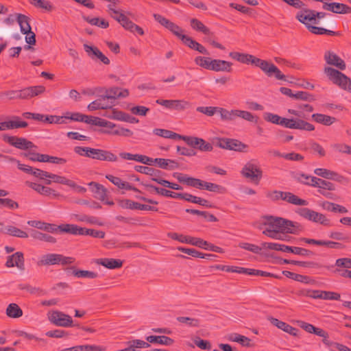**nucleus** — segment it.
<instances>
[{
	"mask_svg": "<svg viewBox=\"0 0 351 351\" xmlns=\"http://www.w3.org/2000/svg\"><path fill=\"white\" fill-rule=\"evenodd\" d=\"M318 193L326 198L332 199V194L330 191H335L336 187L335 184L331 182L323 180L318 185Z\"/></svg>",
	"mask_w": 351,
	"mask_h": 351,
	"instance_id": "obj_26",
	"label": "nucleus"
},
{
	"mask_svg": "<svg viewBox=\"0 0 351 351\" xmlns=\"http://www.w3.org/2000/svg\"><path fill=\"white\" fill-rule=\"evenodd\" d=\"M3 122L5 130L18 128H25L28 126L27 122L22 121L18 116H13L10 120Z\"/></svg>",
	"mask_w": 351,
	"mask_h": 351,
	"instance_id": "obj_28",
	"label": "nucleus"
},
{
	"mask_svg": "<svg viewBox=\"0 0 351 351\" xmlns=\"http://www.w3.org/2000/svg\"><path fill=\"white\" fill-rule=\"evenodd\" d=\"M216 145L220 148L243 152L247 146L237 139L228 138H217Z\"/></svg>",
	"mask_w": 351,
	"mask_h": 351,
	"instance_id": "obj_11",
	"label": "nucleus"
},
{
	"mask_svg": "<svg viewBox=\"0 0 351 351\" xmlns=\"http://www.w3.org/2000/svg\"><path fill=\"white\" fill-rule=\"evenodd\" d=\"M111 17L119 23L121 25L127 30H130V29H131V26L134 23L123 13L122 11L117 15L111 14Z\"/></svg>",
	"mask_w": 351,
	"mask_h": 351,
	"instance_id": "obj_42",
	"label": "nucleus"
},
{
	"mask_svg": "<svg viewBox=\"0 0 351 351\" xmlns=\"http://www.w3.org/2000/svg\"><path fill=\"white\" fill-rule=\"evenodd\" d=\"M29 186L34 189V191H37L41 195H45V196H53L57 197L59 195V194L53 189L45 186L36 183H29Z\"/></svg>",
	"mask_w": 351,
	"mask_h": 351,
	"instance_id": "obj_33",
	"label": "nucleus"
},
{
	"mask_svg": "<svg viewBox=\"0 0 351 351\" xmlns=\"http://www.w3.org/2000/svg\"><path fill=\"white\" fill-rule=\"evenodd\" d=\"M2 138L5 142L19 149L27 150L32 148H36V146L32 141L23 137L4 134Z\"/></svg>",
	"mask_w": 351,
	"mask_h": 351,
	"instance_id": "obj_10",
	"label": "nucleus"
},
{
	"mask_svg": "<svg viewBox=\"0 0 351 351\" xmlns=\"http://www.w3.org/2000/svg\"><path fill=\"white\" fill-rule=\"evenodd\" d=\"M297 213L311 221L320 223L323 226H330V221L324 214L317 213L308 208H300L297 210Z\"/></svg>",
	"mask_w": 351,
	"mask_h": 351,
	"instance_id": "obj_6",
	"label": "nucleus"
},
{
	"mask_svg": "<svg viewBox=\"0 0 351 351\" xmlns=\"http://www.w3.org/2000/svg\"><path fill=\"white\" fill-rule=\"evenodd\" d=\"M119 156L123 160H135L147 165H153L154 160L145 155L133 154L128 152L119 153Z\"/></svg>",
	"mask_w": 351,
	"mask_h": 351,
	"instance_id": "obj_21",
	"label": "nucleus"
},
{
	"mask_svg": "<svg viewBox=\"0 0 351 351\" xmlns=\"http://www.w3.org/2000/svg\"><path fill=\"white\" fill-rule=\"evenodd\" d=\"M262 246L263 248L276 250V251H282L285 252H291L294 254L300 255L302 256H310L313 253L305 248L299 247H291L285 245L275 243H263Z\"/></svg>",
	"mask_w": 351,
	"mask_h": 351,
	"instance_id": "obj_5",
	"label": "nucleus"
},
{
	"mask_svg": "<svg viewBox=\"0 0 351 351\" xmlns=\"http://www.w3.org/2000/svg\"><path fill=\"white\" fill-rule=\"evenodd\" d=\"M173 177L176 178L180 183L186 184L187 186L196 187L198 179L189 177L186 174L180 173H174Z\"/></svg>",
	"mask_w": 351,
	"mask_h": 351,
	"instance_id": "obj_38",
	"label": "nucleus"
},
{
	"mask_svg": "<svg viewBox=\"0 0 351 351\" xmlns=\"http://www.w3.org/2000/svg\"><path fill=\"white\" fill-rule=\"evenodd\" d=\"M219 108V107L213 106H199L196 108V110L208 117H212L216 112H218Z\"/></svg>",
	"mask_w": 351,
	"mask_h": 351,
	"instance_id": "obj_59",
	"label": "nucleus"
},
{
	"mask_svg": "<svg viewBox=\"0 0 351 351\" xmlns=\"http://www.w3.org/2000/svg\"><path fill=\"white\" fill-rule=\"evenodd\" d=\"M48 319L51 323L61 327H69L73 324V319L71 316L59 311L49 312Z\"/></svg>",
	"mask_w": 351,
	"mask_h": 351,
	"instance_id": "obj_9",
	"label": "nucleus"
},
{
	"mask_svg": "<svg viewBox=\"0 0 351 351\" xmlns=\"http://www.w3.org/2000/svg\"><path fill=\"white\" fill-rule=\"evenodd\" d=\"M75 262V258L71 256H64L59 254H47L43 255L37 262L38 266L62 265H66Z\"/></svg>",
	"mask_w": 351,
	"mask_h": 351,
	"instance_id": "obj_4",
	"label": "nucleus"
},
{
	"mask_svg": "<svg viewBox=\"0 0 351 351\" xmlns=\"http://www.w3.org/2000/svg\"><path fill=\"white\" fill-rule=\"evenodd\" d=\"M264 119L268 122H271L274 124L280 125L281 121L283 119L282 117L270 112H266L263 115Z\"/></svg>",
	"mask_w": 351,
	"mask_h": 351,
	"instance_id": "obj_61",
	"label": "nucleus"
},
{
	"mask_svg": "<svg viewBox=\"0 0 351 351\" xmlns=\"http://www.w3.org/2000/svg\"><path fill=\"white\" fill-rule=\"evenodd\" d=\"M265 228L263 231V234L266 235L267 231H271L273 233L277 230H284L287 233L292 234H299L304 230V227L298 222L286 219L282 217L274 216H264L260 221L259 229Z\"/></svg>",
	"mask_w": 351,
	"mask_h": 351,
	"instance_id": "obj_1",
	"label": "nucleus"
},
{
	"mask_svg": "<svg viewBox=\"0 0 351 351\" xmlns=\"http://www.w3.org/2000/svg\"><path fill=\"white\" fill-rule=\"evenodd\" d=\"M146 340L149 343H158L165 346H171L174 342L173 339L167 336L150 335L146 337Z\"/></svg>",
	"mask_w": 351,
	"mask_h": 351,
	"instance_id": "obj_36",
	"label": "nucleus"
},
{
	"mask_svg": "<svg viewBox=\"0 0 351 351\" xmlns=\"http://www.w3.org/2000/svg\"><path fill=\"white\" fill-rule=\"evenodd\" d=\"M295 18L302 23L305 25L308 29V26H312L311 24H317L318 21L314 18V10L304 8L299 11Z\"/></svg>",
	"mask_w": 351,
	"mask_h": 351,
	"instance_id": "obj_15",
	"label": "nucleus"
},
{
	"mask_svg": "<svg viewBox=\"0 0 351 351\" xmlns=\"http://www.w3.org/2000/svg\"><path fill=\"white\" fill-rule=\"evenodd\" d=\"M120 206L124 208L141 210L158 211V208L147 204H142L130 199H123L120 202Z\"/></svg>",
	"mask_w": 351,
	"mask_h": 351,
	"instance_id": "obj_20",
	"label": "nucleus"
},
{
	"mask_svg": "<svg viewBox=\"0 0 351 351\" xmlns=\"http://www.w3.org/2000/svg\"><path fill=\"white\" fill-rule=\"evenodd\" d=\"M191 25L193 29L199 31L206 35L210 34V30L198 19H192L191 20Z\"/></svg>",
	"mask_w": 351,
	"mask_h": 351,
	"instance_id": "obj_49",
	"label": "nucleus"
},
{
	"mask_svg": "<svg viewBox=\"0 0 351 351\" xmlns=\"http://www.w3.org/2000/svg\"><path fill=\"white\" fill-rule=\"evenodd\" d=\"M211 65V71L216 72H231L232 63L219 59H213Z\"/></svg>",
	"mask_w": 351,
	"mask_h": 351,
	"instance_id": "obj_24",
	"label": "nucleus"
},
{
	"mask_svg": "<svg viewBox=\"0 0 351 351\" xmlns=\"http://www.w3.org/2000/svg\"><path fill=\"white\" fill-rule=\"evenodd\" d=\"M186 140L188 145L201 152H209L213 149V145L202 138L190 136V138H186Z\"/></svg>",
	"mask_w": 351,
	"mask_h": 351,
	"instance_id": "obj_13",
	"label": "nucleus"
},
{
	"mask_svg": "<svg viewBox=\"0 0 351 351\" xmlns=\"http://www.w3.org/2000/svg\"><path fill=\"white\" fill-rule=\"evenodd\" d=\"M95 263L110 269L121 268L123 266V261L115 258H98Z\"/></svg>",
	"mask_w": 351,
	"mask_h": 351,
	"instance_id": "obj_27",
	"label": "nucleus"
},
{
	"mask_svg": "<svg viewBox=\"0 0 351 351\" xmlns=\"http://www.w3.org/2000/svg\"><path fill=\"white\" fill-rule=\"evenodd\" d=\"M107 98L105 95L101 96L99 99L93 101L88 106V109L90 111H94L99 109H107L111 107V105H109L106 102Z\"/></svg>",
	"mask_w": 351,
	"mask_h": 351,
	"instance_id": "obj_37",
	"label": "nucleus"
},
{
	"mask_svg": "<svg viewBox=\"0 0 351 351\" xmlns=\"http://www.w3.org/2000/svg\"><path fill=\"white\" fill-rule=\"evenodd\" d=\"M335 267L337 268L350 269L351 268V258H341L336 260Z\"/></svg>",
	"mask_w": 351,
	"mask_h": 351,
	"instance_id": "obj_64",
	"label": "nucleus"
},
{
	"mask_svg": "<svg viewBox=\"0 0 351 351\" xmlns=\"http://www.w3.org/2000/svg\"><path fill=\"white\" fill-rule=\"evenodd\" d=\"M134 169L137 172L150 176L151 180L158 184H159V182L162 180L161 175L162 174V172L158 169L142 165L135 166Z\"/></svg>",
	"mask_w": 351,
	"mask_h": 351,
	"instance_id": "obj_19",
	"label": "nucleus"
},
{
	"mask_svg": "<svg viewBox=\"0 0 351 351\" xmlns=\"http://www.w3.org/2000/svg\"><path fill=\"white\" fill-rule=\"evenodd\" d=\"M7 267H17L20 269H24V257L23 254L17 252L14 254L8 256L5 263Z\"/></svg>",
	"mask_w": 351,
	"mask_h": 351,
	"instance_id": "obj_23",
	"label": "nucleus"
},
{
	"mask_svg": "<svg viewBox=\"0 0 351 351\" xmlns=\"http://www.w3.org/2000/svg\"><path fill=\"white\" fill-rule=\"evenodd\" d=\"M157 104L164 106L167 109L177 111H184L191 107V104L184 99H162L156 101Z\"/></svg>",
	"mask_w": 351,
	"mask_h": 351,
	"instance_id": "obj_8",
	"label": "nucleus"
},
{
	"mask_svg": "<svg viewBox=\"0 0 351 351\" xmlns=\"http://www.w3.org/2000/svg\"><path fill=\"white\" fill-rule=\"evenodd\" d=\"M239 246L242 249L248 250L254 254H260L262 250V248L261 247L249 243H240L239 244Z\"/></svg>",
	"mask_w": 351,
	"mask_h": 351,
	"instance_id": "obj_62",
	"label": "nucleus"
},
{
	"mask_svg": "<svg viewBox=\"0 0 351 351\" xmlns=\"http://www.w3.org/2000/svg\"><path fill=\"white\" fill-rule=\"evenodd\" d=\"M308 30L312 34L317 35L327 34L329 36H339L341 34L339 32H334L332 30L326 29L324 27H319L316 26H308Z\"/></svg>",
	"mask_w": 351,
	"mask_h": 351,
	"instance_id": "obj_45",
	"label": "nucleus"
},
{
	"mask_svg": "<svg viewBox=\"0 0 351 351\" xmlns=\"http://www.w3.org/2000/svg\"><path fill=\"white\" fill-rule=\"evenodd\" d=\"M324 73L334 84L337 85L341 88L351 93V80L345 74L337 69L330 66H326L324 69Z\"/></svg>",
	"mask_w": 351,
	"mask_h": 351,
	"instance_id": "obj_3",
	"label": "nucleus"
},
{
	"mask_svg": "<svg viewBox=\"0 0 351 351\" xmlns=\"http://www.w3.org/2000/svg\"><path fill=\"white\" fill-rule=\"evenodd\" d=\"M16 18L21 33L25 34L29 32L32 29L29 25V17L22 14H17Z\"/></svg>",
	"mask_w": 351,
	"mask_h": 351,
	"instance_id": "obj_39",
	"label": "nucleus"
},
{
	"mask_svg": "<svg viewBox=\"0 0 351 351\" xmlns=\"http://www.w3.org/2000/svg\"><path fill=\"white\" fill-rule=\"evenodd\" d=\"M47 178L51 180H46L45 183L47 184H51L53 181V182L67 185L72 188H75L76 186V184L73 180H71L64 176L49 173Z\"/></svg>",
	"mask_w": 351,
	"mask_h": 351,
	"instance_id": "obj_29",
	"label": "nucleus"
},
{
	"mask_svg": "<svg viewBox=\"0 0 351 351\" xmlns=\"http://www.w3.org/2000/svg\"><path fill=\"white\" fill-rule=\"evenodd\" d=\"M312 119L315 122L324 125H330L336 121V119L333 117L319 113L313 114L312 115Z\"/></svg>",
	"mask_w": 351,
	"mask_h": 351,
	"instance_id": "obj_40",
	"label": "nucleus"
},
{
	"mask_svg": "<svg viewBox=\"0 0 351 351\" xmlns=\"http://www.w3.org/2000/svg\"><path fill=\"white\" fill-rule=\"evenodd\" d=\"M269 320L274 326H276V327L282 330L283 331L293 336H295L297 335L298 330L295 328L290 326L289 324L274 317L269 318Z\"/></svg>",
	"mask_w": 351,
	"mask_h": 351,
	"instance_id": "obj_32",
	"label": "nucleus"
},
{
	"mask_svg": "<svg viewBox=\"0 0 351 351\" xmlns=\"http://www.w3.org/2000/svg\"><path fill=\"white\" fill-rule=\"evenodd\" d=\"M129 95L128 89L113 87L106 90L105 97L108 99L125 98Z\"/></svg>",
	"mask_w": 351,
	"mask_h": 351,
	"instance_id": "obj_30",
	"label": "nucleus"
},
{
	"mask_svg": "<svg viewBox=\"0 0 351 351\" xmlns=\"http://www.w3.org/2000/svg\"><path fill=\"white\" fill-rule=\"evenodd\" d=\"M293 98L295 99H300L302 101H315L314 96L305 91H298L296 93H294Z\"/></svg>",
	"mask_w": 351,
	"mask_h": 351,
	"instance_id": "obj_63",
	"label": "nucleus"
},
{
	"mask_svg": "<svg viewBox=\"0 0 351 351\" xmlns=\"http://www.w3.org/2000/svg\"><path fill=\"white\" fill-rule=\"evenodd\" d=\"M86 157L108 162H117L118 161V157L112 152L101 149H90L89 153H86Z\"/></svg>",
	"mask_w": 351,
	"mask_h": 351,
	"instance_id": "obj_12",
	"label": "nucleus"
},
{
	"mask_svg": "<svg viewBox=\"0 0 351 351\" xmlns=\"http://www.w3.org/2000/svg\"><path fill=\"white\" fill-rule=\"evenodd\" d=\"M189 244L197 246L199 247L204 248L205 250L208 249L209 243L200 238L189 237Z\"/></svg>",
	"mask_w": 351,
	"mask_h": 351,
	"instance_id": "obj_60",
	"label": "nucleus"
},
{
	"mask_svg": "<svg viewBox=\"0 0 351 351\" xmlns=\"http://www.w3.org/2000/svg\"><path fill=\"white\" fill-rule=\"evenodd\" d=\"M324 59L328 64L333 66L339 70L343 71L346 68L345 61L333 51H326Z\"/></svg>",
	"mask_w": 351,
	"mask_h": 351,
	"instance_id": "obj_14",
	"label": "nucleus"
},
{
	"mask_svg": "<svg viewBox=\"0 0 351 351\" xmlns=\"http://www.w3.org/2000/svg\"><path fill=\"white\" fill-rule=\"evenodd\" d=\"M181 324H184L189 327L198 328L200 326V320L194 317L180 316L176 318Z\"/></svg>",
	"mask_w": 351,
	"mask_h": 351,
	"instance_id": "obj_46",
	"label": "nucleus"
},
{
	"mask_svg": "<svg viewBox=\"0 0 351 351\" xmlns=\"http://www.w3.org/2000/svg\"><path fill=\"white\" fill-rule=\"evenodd\" d=\"M0 232L3 234H8L9 235L16 237L19 238H27L28 234L27 232H25L23 230H21V229L12 226H8L6 227H3V223L0 222Z\"/></svg>",
	"mask_w": 351,
	"mask_h": 351,
	"instance_id": "obj_25",
	"label": "nucleus"
},
{
	"mask_svg": "<svg viewBox=\"0 0 351 351\" xmlns=\"http://www.w3.org/2000/svg\"><path fill=\"white\" fill-rule=\"evenodd\" d=\"M45 90L43 86H34L19 90L20 99H29L35 96L42 94Z\"/></svg>",
	"mask_w": 351,
	"mask_h": 351,
	"instance_id": "obj_18",
	"label": "nucleus"
},
{
	"mask_svg": "<svg viewBox=\"0 0 351 351\" xmlns=\"http://www.w3.org/2000/svg\"><path fill=\"white\" fill-rule=\"evenodd\" d=\"M183 38H184L183 43L191 49L196 50L204 55L209 54L208 50L203 45L194 40L191 37L187 36V37H183Z\"/></svg>",
	"mask_w": 351,
	"mask_h": 351,
	"instance_id": "obj_34",
	"label": "nucleus"
},
{
	"mask_svg": "<svg viewBox=\"0 0 351 351\" xmlns=\"http://www.w3.org/2000/svg\"><path fill=\"white\" fill-rule=\"evenodd\" d=\"M106 133L121 136H131L133 134V132L130 130L117 126H116L114 130L108 131Z\"/></svg>",
	"mask_w": 351,
	"mask_h": 351,
	"instance_id": "obj_55",
	"label": "nucleus"
},
{
	"mask_svg": "<svg viewBox=\"0 0 351 351\" xmlns=\"http://www.w3.org/2000/svg\"><path fill=\"white\" fill-rule=\"evenodd\" d=\"M24 157L28 158L32 161H38L45 162L46 154L36 153L34 152H29L22 154Z\"/></svg>",
	"mask_w": 351,
	"mask_h": 351,
	"instance_id": "obj_54",
	"label": "nucleus"
},
{
	"mask_svg": "<svg viewBox=\"0 0 351 351\" xmlns=\"http://www.w3.org/2000/svg\"><path fill=\"white\" fill-rule=\"evenodd\" d=\"M196 64L203 67L204 69L211 70L213 59L209 57L197 56L195 58Z\"/></svg>",
	"mask_w": 351,
	"mask_h": 351,
	"instance_id": "obj_52",
	"label": "nucleus"
},
{
	"mask_svg": "<svg viewBox=\"0 0 351 351\" xmlns=\"http://www.w3.org/2000/svg\"><path fill=\"white\" fill-rule=\"evenodd\" d=\"M322 8L325 10L330 11L335 14H346L351 13V8L346 4L341 3L324 2Z\"/></svg>",
	"mask_w": 351,
	"mask_h": 351,
	"instance_id": "obj_16",
	"label": "nucleus"
},
{
	"mask_svg": "<svg viewBox=\"0 0 351 351\" xmlns=\"http://www.w3.org/2000/svg\"><path fill=\"white\" fill-rule=\"evenodd\" d=\"M6 315L11 318H19L23 315V311L18 304L12 303L6 308Z\"/></svg>",
	"mask_w": 351,
	"mask_h": 351,
	"instance_id": "obj_43",
	"label": "nucleus"
},
{
	"mask_svg": "<svg viewBox=\"0 0 351 351\" xmlns=\"http://www.w3.org/2000/svg\"><path fill=\"white\" fill-rule=\"evenodd\" d=\"M229 56L241 63L247 64H251L259 67L269 77L275 75L276 78L278 80H285V75L281 73L279 69L276 65L267 60H261L251 54L237 51L230 52Z\"/></svg>",
	"mask_w": 351,
	"mask_h": 351,
	"instance_id": "obj_2",
	"label": "nucleus"
},
{
	"mask_svg": "<svg viewBox=\"0 0 351 351\" xmlns=\"http://www.w3.org/2000/svg\"><path fill=\"white\" fill-rule=\"evenodd\" d=\"M295 130L313 131L315 130V127L313 124L308 123L302 119H296Z\"/></svg>",
	"mask_w": 351,
	"mask_h": 351,
	"instance_id": "obj_57",
	"label": "nucleus"
},
{
	"mask_svg": "<svg viewBox=\"0 0 351 351\" xmlns=\"http://www.w3.org/2000/svg\"><path fill=\"white\" fill-rule=\"evenodd\" d=\"M267 232L266 233V236L269 237V238H271V239H277V240H280V241H289V239H290V237L287 235V232L286 231H284V230H277V232L275 233V232H272L271 231H267Z\"/></svg>",
	"mask_w": 351,
	"mask_h": 351,
	"instance_id": "obj_51",
	"label": "nucleus"
},
{
	"mask_svg": "<svg viewBox=\"0 0 351 351\" xmlns=\"http://www.w3.org/2000/svg\"><path fill=\"white\" fill-rule=\"evenodd\" d=\"M31 237L38 241H42L49 243H55L56 239L51 235L46 233H43L38 230H33L31 233Z\"/></svg>",
	"mask_w": 351,
	"mask_h": 351,
	"instance_id": "obj_41",
	"label": "nucleus"
},
{
	"mask_svg": "<svg viewBox=\"0 0 351 351\" xmlns=\"http://www.w3.org/2000/svg\"><path fill=\"white\" fill-rule=\"evenodd\" d=\"M241 173L244 178L255 183H258L263 176L261 169L252 161H250L244 165Z\"/></svg>",
	"mask_w": 351,
	"mask_h": 351,
	"instance_id": "obj_7",
	"label": "nucleus"
},
{
	"mask_svg": "<svg viewBox=\"0 0 351 351\" xmlns=\"http://www.w3.org/2000/svg\"><path fill=\"white\" fill-rule=\"evenodd\" d=\"M321 206L323 209L330 212L339 213H347L348 212L345 206L327 201L322 202Z\"/></svg>",
	"mask_w": 351,
	"mask_h": 351,
	"instance_id": "obj_35",
	"label": "nucleus"
},
{
	"mask_svg": "<svg viewBox=\"0 0 351 351\" xmlns=\"http://www.w3.org/2000/svg\"><path fill=\"white\" fill-rule=\"evenodd\" d=\"M169 31H171L175 36L179 38L182 42H184V38L183 37H187V36L183 34V29L177 25L176 23L171 21L169 26L167 27Z\"/></svg>",
	"mask_w": 351,
	"mask_h": 351,
	"instance_id": "obj_53",
	"label": "nucleus"
},
{
	"mask_svg": "<svg viewBox=\"0 0 351 351\" xmlns=\"http://www.w3.org/2000/svg\"><path fill=\"white\" fill-rule=\"evenodd\" d=\"M73 275L77 278H85L94 279L98 277V274L88 270L73 269Z\"/></svg>",
	"mask_w": 351,
	"mask_h": 351,
	"instance_id": "obj_48",
	"label": "nucleus"
},
{
	"mask_svg": "<svg viewBox=\"0 0 351 351\" xmlns=\"http://www.w3.org/2000/svg\"><path fill=\"white\" fill-rule=\"evenodd\" d=\"M84 49L91 59H99L107 65L110 64V60L97 47L84 44Z\"/></svg>",
	"mask_w": 351,
	"mask_h": 351,
	"instance_id": "obj_17",
	"label": "nucleus"
},
{
	"mask_svg": "<svg viewBox=\"0 0 351 351\" xmlns=\"http://www.w3.org/2000/svg\"><path fill=\"white\" fill-rule=\"evenodd\" d=\"M143 184L150 192H152V191H154L155 192H156L158 194H159L160 195H162L165 197H172V198H179V197H180V193H175V192H173V191H171L162 189V188H159V187H157V186H154L150 184L144 183Z\"/></svg>",
	"mask_w": 351,
	"mask_h": 351,
	"instance_id": "obj_31",
	"label": "nucleus"
},
{
	"mask_svg": "<svg viewBox=\"0 0 351 351\" xmlns=\"http://www.w3.org/2000/svg\"><path fill=\"white\" fill-rule=\"evenodd\" d=\"M314 173L324 178L333 180L339 182H342L345 180L343 176L324 168L315 169Z\"/></svg>",
	"mask_w": 351,
	"mask_h": 351,
	"instance_id": "obj_22",
	"label": "nucleus"
},
{
	"mask_svg": "<svg viewBox=\"0 0 351 351\" xmlns=\"http://www.w3.org/2000/svg\"><path fill=\"white\" fill-rule=\"evenodd\" d=\"M285 195H286L285 202L289 204L299 206H306L308 204L306 200L300 198L292 193L287 192V194Z\"/></svg>",
	"mask_w": 351,
	"mask_h": 351,
	"instance_id": "obj_47",
	"label": "nucleus"
},
{
	"mask_svg": "<svg viewBox=\"0 0 351 351\" xmlns=\"http://www.w3.org/2000/svg\"><path fill=\"white\" fill-rule=\"evenodd\" d=\"M237 110H228L223 108H219L218 113L220 114L221 119L223 121H231L237 118Z\"/></svg>",
	"mask_w": 351,
	"mask_h": 351,
	"instance_id": "obj_44",
	"label": "nucleus"
},
{
	"mask_svg": "<svg viewBox=\"0 0 351 351\" xmlns=\"http://www.w3.org/2000/svg\"><path fill=\"white\" fill-rule=\"evenodd\" d=\"M186 212L191 214L201 215V217H204L209 221L215 222L218 221L217 218L215 215L206 211H200L195 209H186Z\"/></svg>",
	"mask_w": 351,
	"mask_h": 351,
	"instance_id": "obj_50",
	"label": "nucleus"
},
{
	"mask_svg": "<svg viewBox=\"0 0 351 351\" xmlns=\"http://www.w3.org/2000/svg\"><path fill=\"white\" fill-rule=\"evenodd\" d=\"M19 287L21 290H25L31 294L41 295L43 293L42 289L39 287H33L28 284H21Z\"/></svg>",
	"mask_w": 351,
	"mask_h": 351,
	"instance_id": "obj_58",
	"label": "nucleus"
},
{
	"mask_svg": "<svg viewBox=\"0 0 351 351\" xmlns=\"http://www.w3.org/2000/svg\"><path fill=\"white\" fill-rule=\"evenodd\" d=\"M204 189L211 192H216L222 194L225 193L226 191V188H224L223 186L212 182H206V184H204Z\"/></svg>",
	"mask_w": 351,
	"mask_h": 351,
	"instance_id": "obj_56",
	"label": "nucleus"
}]
</instances>
